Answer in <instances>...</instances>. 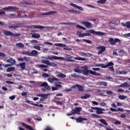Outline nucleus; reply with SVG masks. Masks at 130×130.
<instances>
[{"instance_id":"obj_25","label":"nucleus","mask_w":130,"mask_h":130,"mask_svg":"<svg viewBox=\"0 0 130 130\" xmlns=\"http://www.w3.org/2000/svg\"><path fill=\"white\" fill-rule=\"evenodd\" d=\"M67 57H66L65 58V61H69L70 59H72V58H74V57L73 56H71L69 54H67Z\"/></svg>"},{"instance_id":"obj_15","label":"nucleus","mask_w":130,"mask_h":130,"mask_svg":"<svg viewBox=\"0 0 130 130\" xmlns=\"http://www.w3.org/2000/svg\"><path fill=\"white\" fill-rule=\"evenodd\" d=\"M118 87H119L120 88H124L126 87H130V85L127 84V82H125L124 83L118 86Z\"/></svg>"},{"instance_id":"obj_6","label":"nucleus","mask_w":130,"mask_h":130,"mask_svg":"<svg viewBox=\"0 0 130 130\" xmlns=\"http://www.w3.org/2000/svg\"><path fill=\"white\" fill-rule=\"evenodd\" d=\"M81 24H83V25H84V26L87 28L90 29L91 28H92L93 25H92V24L88 21H82Z\"/></svg>"},{"instance_id":"obj_47","label":"nucleus","mask_w":130,"mask_h":130,"mask_svg":"<svg viewBox=\"0 0 130 130\" xmlns=\"http://www.w3.org/2000/svg\"><path fill=\"white\" fill-rule=\"evenodd\" d=\"M20 26H15V25H10L9 26V28H11V29H17V28H19Z\"/></svg>"},{"instance_id":"obj_26","label":"nucleus","mask_w":130,"mask_h":130,"mask_svg":"<svg viewBox=\"0 0 130 130\" xmlns=\"http://www.w3.org/2000/svg\"><path fill=\"white\" fill-rule=\"evenodd\" d=\"M113 66H114V64L113 63V62H110L108 63H107V64H105V69H107V68H108V67H112Z\"/></svg>"},{"instance_id":"obj_33","label":"nucleus","mask_w":130,"mask_h":130,"mask_svg":"<svg viewBox=\"0 0 130 130\" xmlns=\"http://www.w3.org/2000/svg\"><path fill=\"white\" fill-rule=\"evenodd\" d=\"M99 121H100V122H102V123H103V124H104L105 125H108V123H107L106 121H105V120L103 119H100Z\"/></svg>"},{"instance_id":"obj_59","label":"nucleus","mask_w":130,"mask_h":130,"mask_svg":"<svg viewBox=\"0 0 130 130\" xmlns=\"http://www.w3.org/2000/svg\"><path fill=\"white\" fill-rule=\"evenodd\" d=\"M15 98H16V96H15V95H12L9 97V99H10V100H12V101L14 100Z\"/></svg>"},{"instance_id":"obj_17","label":"nucleus","mask_w":130,"mask_h":130,"mask_svg":"<svg viewBox=\"0 0 130 130\" xmlns=\"http://www.w3.org/2000/svg\"><path fill=\"white\" fill-rule=\"evenodd\" d=\"M76 122L77 123H81V122H83V120H88V119L87 118H82V117H79V118H77L76 119Z\"/></svg>"},{"instance_id":"obj_3","label":"nucleus","mask_w":130,"mask_h":130,"mask_svg":"<svg viewBox=\"0 0 130 130\" xmlns=\"http://www.w3.org/2000/svg\"><path fill=\"white\" fill-rule=\"evenodd\" d=\"M54 45L55 46H57L59 47H63V49H64V50H72V48H68L67 46V45L64 44H61V43H55L54 44Z\"/></svg>"},{"instance_id":"obj_10","label":"nucleus","mask_w":130,"mask_h":130,"mask_svg":"<svg viewBox=\"0 0 130 130\" xmlns=\"http://www.w3.org/2000/svg\"><path fill=\"white\" fill-rule=\"evenodd\" d=\"M77 35H78L79 37H85V36H91L90 33H81L79 31L77 32Z\"/></svg>"},{"instance_id":"obj_22","label":"nucleus","mask_w":130,"mask_h":130,"mask_svg":"<svg viewBox=\"0 0 130 130\" xmlns=\"http://www.w3.org/2000/svg\"><path fill=\"white\" fill-rule=\"evenodd\" d=\"M74 58L76 60H82V61H85V60H87V59H86L85 58L81 57H74Z\"/></svg>"},{"instance_id":"obj_46","label":"nucleus","mask_w":130,"mask_h":130,"mask_svg":"<svg viewBox=\"0 0 130 130\" xmlns=\"http://www.w3.org/2000/svg\"><path fill=\"white\" fill-rule=\"evenodd\" d=\"M49 66L55 67H57V64L55 63V62H50Z\"/></svg>"},{"instance_id":"obj_38","label":"nucleus","mask_w":130,"mask_h":130,"mask_svg":"<svg viewBox=\"0 0 130 130\" xmlns=\"http://www.w3.org/2000/svg\"><path fill=\"white\" fill-rule=\"evenodd\" d=\"M50 62V61H49V60H42V63H44L45 64H47L48 66H49Z\"/></svg>"},{"instance_id":"obj_21","label":"nucleus","mask_w":130,"mask_h":130,"mask_svg":"<svg viewBox=\"0 0 130 130\" xmlns=\"http://www.w3.org/2000/svg\"><path fill=\"white\" fill-rule=\"evenodd\" d=\"M52 14H56V11H50L48 13L42 14V16H46L47 15H52Z\"/></svg>"},{"instance_id":"obj_7","label":"nucleus","mask_w":130,"mask_h":130,"mask_svg":"<svg viewBox=\"0 0 130 130\" xmlns=\"http://www.w3.org/2000/svg\"><path fill=\"white\" fill-rule=\"evenodd\" d=\"M81 110H82V108L77 107L75 109L72 110V112L73 114H81Z\"/></svg>"},{"instance_id":"obj_44","label":"nucleus","mask_w":130,"mask_h":130,"mask_svg":"<svg viewBox=\"0 0 130 130\" xmlns=\"http://www.w3.org/2000/svg\"><path fill=\"white\" fill-rule=\"evenodd\" d=\"M98 4H105L106 3V0H99L97 1Z\"/></svg>"},{"instance_id":"obj_48","label":"nucleus","mask_w":130,"mask_h":130,"mask_svg":"<svg viewBox=\"0 0 130 130\" xmlns=\"http://www.w3.org/2000/svg\"><path fill=\"white\" fill-rule=\"evenodd\" d=\"M83 41L86 42V43H87L88 44H91V43H92V41L87 39H83Z\"/></svg>"},{"instance_id":"obj_13","label":"nucleus","mask_w":130,"mask_h":130,"mask_svg":"<svg viewBox=\"0 0 130 130\" xmlns=\"http://www.w3.org/2000/svg\"><path fill=\"white\" fill-rule=\"evenodd\" d=\"M104 111H105V109L101 108H98L97 111H96V113H97V114H103Z\"/></svg>"},{"instance_id":"obj_42","label":"nucleus","mask_w":130,"mask_h":130,"mask_svg":"<svg viewBox=\"0 0 130 130\" xmlns=\"http://www.w3.org/2000/svg\"><path fill=\"white\" fill-rule=\"evenodd\" d=\"M91 116H92V117H94L95 118H102L101 116L96 114H92Z\"/></svg>"},{"instance_id":"obj_34","label":"nucleus","mask_w":130,"mask_h":130,"mask_svg":"<svg viewBox=\"0 0 130 130\" xmlns=\"http://www.w3.org/2000/svg\"><path fill=\"white\" fill-rule=\"evenodd\" d=\"M74 71L75 73H79V74H82V73H83V71H82V70L79 69V68H75L74 69Z\"/></svg>"},{"instance_id":"obj_29","label":"nucleus","mask_w":130,"mask_h":130,"mask_svg":"<svg viewBox=\"0 0 130 130\" xmlns=\"http://www.w3.org/2000/svg\"><path fill=\"white\" fill-rule=\"evenodd\" d=\"M91 95L89 94H85L84 95L81 96V99H87L89 97H90Z\"/></svg>"},{"instance_id":"obj_49","label":"nucleus","mask_w":130,"mask_h":130,"mask_svg":"<svg viewBox=\"0 0 130 130\" xmlns=\"http://www.w3.org/2000/svg\"><path fill=\"white\" fill-rule=\"evenodd\" d=\"M59 78H67V76L63 73H61V74H60V76L59 77Z\"/></svg>"},{"instance_id":"obj_57","label":"nucleus","mask_w":130,"mask_h":130,"mask_svg":"<svg viewBox=\"0 0 130 130\" xmlns=\"http://www.w3.org/2000/svg\"><path fill=\"white\" fill-rule=\"evenodd\" d=\"M123 37H125L126 38L127 37H130V32L124 34Z\"/></svg>"},{"instance_id":"obj_60","label":"nucleus","mask_w":130,"mask_h":130,"mask_svg":"<svg viewBox=\"0 0 130 130\" xmlns=\"http://www.w3.org/2000/svg\"><path fill=\"white\" fill-rule=\"evenodd\" d=\"M68 12L70 13H77V11L75 10H69Z\"/></svg>"},{"instance_id":"obj_55","label":"nucleus","mask_w":130,"mask_h":130,"mask_svg":"<svg viewBox=\"0 0 130 130\" xmlns=\"http://www.w3.org/2000/svg\"><path fill=\"white\" fill-rule=\"evenodd\" d=\"M0 56L1 57H5L6 56V54L4 52H0Z\"/></svg>"},{"instance_id":"obj_40","label":"nucleus","mask_w":130,"mask_h":130,"mask_svg":"<svg viewBox=\"0 0 130 130\" xmlns=\"http://www.w3.org/2000/svg\"><path fill=\"white\" fill-rule=\"evenodd\" d=\"M51 57H53V55H48L47 57L42 56V58H44V59H52V58H50Z\"/></svg>"},{"instance_id":"obj_18","label":"nucleus","mask_w":130,"mask_h":130,"mask_svg":"<svg viewBox=\"0 0 130 130\" xmlns=\"http://www.w3.org/2000/svg\"><path fill=\"white\" fill-rule=\"evenodd\" d=\"M50 58H52V59H59L60 60H65L66 59V58H63L62 57H57V56H53V57Z\"/></svg>"},{"instance_id":"obj_16","label":"nucleus","mask_w":130,"mask_h":130,"mask_svg":"<svg viewBox=\"0 0 130 130\" xmlns=\"http://www.w3.org/2000/svg\"><path fill=\"white\" fill-rule=\"evenodd\" d=\"M121 25L123 27H126L128 29H130V21H127L125 23H122Z\"/></svg>"},{"instance_id":"obj_53","label":"nucleus","mask_w":130,"mask_h":130,"mask_svg":"<svg viewBox=\"0 0 130 130\" xmlns=\"http://www.w3.org/2000/svg\"><path fill=\"white\" fill-rule=\"evenodd\" d=\"M22 53H23V54H26V55L31 56V53L28 51L23 52Z\"/></svg>"},{"instance_id":"obj_5","label":"nucleus","mask_w":130,"mask_h":130,"mask_svg":"<svg viewBox=\"0 0 130 130\" xmlns=\"http://www.w3.org/2000/svg\"><path fill=\"white\" fill-rule=\"evenodd\" d=\"M97 50H99L98 52V54H102L104 51L106 50V47L105 46H100L96 47Z\"/></svg>"},{"instance_id":"obj_12","label":"nucleus","mask_w":130,"mask_h":130,"mask_svg":"<svg viewBox=\"0 0 130 130\" xmlns=\"http://www.w3.org/2000/svg\"><path fill=\"white\" fill-rule=\"evenodd\" d=\"M48 95H49V94L40 93L37 94V96L38 97H42L44 99H47V98H48Z\"/></svg>"},{"instance_id":"obj_20","label":"nucleus","mask_w":130,"mask_h":130,"mask_svg":"<svg viewBox=\"0 0 130 130\" xmlns=\"http://www.w3.org/2000/svg\"><path fill=\"white\" fill-rule=\"evenodd\" d=\"M7 62L12 63V64H11V66H13V64L16 62V60H15V59L13 58H10L7 60Z\"/></svg>"},{"instance_id":"obj_30","label":"nucleus","mask_w":130,"mask_h":130,"mask_svg":"<svg viewBox=\"0 0 130 130\" xmlns=\"http://www.w3.org/2000/svg\"><path fill=\"white\" fill-rule=\"evenodd\" d=\"M31 37H32V38H40V35L36 33L33 34L31 35Z\"/></svg>"},{"instance_id":"obj_9","label":"nucleus","mask_w":130,"mask_h":130,"mask_svg":"<svg viewBox=\"0 0 130 130\" xmlns=\"http://www.w3.org/2000/svg\"><path fill=\"white\" fill-rule=\"evenodd\" d=\"M33 28H36V29H43V28H46L47 29H53L54 28V26H46L44 27L43 26H37V25H34Z\"/></svg>"},{"instance_id":"obj_27","label":"nucleus","mask_w":130,"mask_h":130,"mask_svg":"<svg viewBox=\"0 0 130 130\" xmlns=\"http://www.w3.org/2000/svg\"><path fill=\"white\" fill-rule=\"evenodd\" d=\"M94 67H98L100 68H102V69H105V64H94Z\"/></svg>"},{"instance_id":"obj_37","label":"nucleus","mask_w":130,"mask_h":130,"mask_svg":"<svg viewBox=\"0 0 130 130\" xmlns=\"http://www.w3.org/2000/svg\"><path fill=\"white\" fill-rule=\"evenodd\" d=\"M16 46L23 48L24 47V44H23L22 43H16Z\"/></svg>"},{"instance_id":"obj_64","label":"nucleus","mask_w":130,"mask_h":130,"mask_svg":"<svg viewBox=\"0 0 130 130\" xmlns=\"http://www.w3.org/2000/svg\"><path fill=\"white\" fill-rule=\"evenodd\" d=\"M118 92H124V90L122 89V88H119L118 89Z\"/></svg>"},{"instance_id":"obj_35","label":"nucleus","mask_w":130,"mask_h":130,"mask_svg":"<svg viewBox=\"0 0 130 130\" xmlns=\"http://www.w3.org/2000/svg\"><path fill=\"white\" fill-rule=\"evenodd\" d=\"M13 71H15V67H11L8 68V69L7 70V72H8V73H10V72H13Z\"/></svg>"},{"instance_id":"obj_2","label":"nucleus","mask_w":130,"mask_h":130,"mask_svg":"<svg viewBox=\"0 0 130 130\" xmlns=\"http://www.w3.org/2000/svg\"><path fill=\"white\" fill-rule=\"evenodd\" d=\"M41 87H45V88H42L41 89L42 91H43L44 92H45L46 90H48V91L51 90V88L49 87V85H48V84L46 82H43L41 85Z\"/></svg>"},{"instance_id":"obj_11","label":"nucleus","mask_w":130,"mask_h":130,"mask_svg":"<svg viewBox=\"0 0 130 130\" xmlns=\"http://www.w3.org/2000/svg\"><path fill=\"white\" fill-rule=\"evenodd\" d=\"M70 6H71L72 7H74V8H76V9H78V10H80V11H83V10H84L83 7H82L81 6H79L74 3H71Z\"/></svg>"},{"instance_id":"obj_45","label":"nucleus","mask_w":130,"mask_h":130,"mask_svg":"<svg viewBox=\"0 0 130 130\" xmlns=\"http://www.w3.org/2000/svg\"><path fill=\"white\" fill-rule=\"evenodd\" d=\"M31 105H35V106H38V107H43V105L42 104H38L37 103L34 104V103H31Z\"/></svg>"},{"instance_id":"obj_36","label":"nucleus","mask_w":130,"mask_h":130,"mask_svg":"<svg viewBox=\"0 0 130 130\" xmlns=\"http://www.w3.org/2000/svg\"><path fill=\"white\" fill-rule=\"evenodd\" d=\"M125 98H127L126 95H120L118 96V99H120V100H124Z\"/></svg>"},{"instance_id":"obj_43","label":"nucleus","mask_w":130,"mask_h":130,"mask_svg":"<svg viewBox=\"0 0 130 130\" xmlns=\"http://www.w3.org/2000/svg\"><path fill=\"white\" fill-rule=\"evenodd\" d=\"M118 75H126L127 72L126 71H119L118 72Z\"/></svg>"},{"instance_id":"obj_24","label":"nucleus","mask_w":130,"mask_h":130,"mask_svg":"<svg viewBox=\"0 0 130 130\" xmlns=\"http://www.w3.org/2000/svg\"><path fill=\"white\" fill-rule=\"evenodd\" d=\"M3 10H17V7L9 6L8 7L4 8Z\"/></svg>"},{"instance_id":"obj_39","label":"nucleus","mask_w":130,"mask_h":130,"mask_svg":"<svg viewBox=\"0 0 130 130\" xmlns=\"http://www.w3.org/2000/svg\"><path fill=\"white\" fill-rule=\"evenodd\" d=\"M60 84H61V82H55V87L57 88L61 87V85H60Z\"/></svg>"},{"instance_id":"obj_28","label":"nucleus","mask_w":130,"mask_h":130,"mask_svg":"<svg viewBox=\"0 0 130 130\" xmlns=\"http://www.w3.org/2000/svg\"><path fill=\"white\" fill-rule=\"evenodd\" d=\"M76 87H77V88H78L79 91H84V87H83V86L79 84H76Z\"/></svg>"},{"instance_id":"obj_58","label":"nucleus","mask_w":130,"mask_h":130,"mask_svg":"<svg viewBox=\"0 0 130 130\" xmlns=\"http://www.w3.org/2000/svg\"><path fill=\"white\" fill-rule=\"evenodd\" d=\"M30 43H31V44H32L33 43H38V41L36 40H32L30 41Z\"/></svg>"},{"instance_id":"obj_8","label":"nucleus","mask_w":130,"mask_h":130,"mask_svg":"<svg viewBox=\"0 0 130 130\" xmlns=\"http://www.w3.org/2000/svg\"><path fill=\"white\" fill-rule=\"evenodd\" d=\"M89 32L90 33H91V34H95V35H100L101 36H103L105 35L104 32L96 31L94 29H90Z\"/></svg>"},{"instance_id":"obj_14","label":"nucleus","mask_w":130,"mask_h":130,"mask_svg":"<svg viewBox=\"0 0 130 130\" xmlns=\"http://www.w3.org/2000/svg\"><path fill=\"white\" fill-rule=\"evenodd\" d=\"M17 66L20 67L21 69L22 70H25L26 69V63L23 62L22 63L17 64Z\"/></svg>"},{"instance_id":"obj_54","label":"nucleus","mask_w":130,"mask_h":130,"mask_svg":"<svg viewBox=\"0 0 130 130\" xmlns=\"http://www.w3.org/2000/svg\"><path fill=\"white\" fill-rule=\"evenodd\" d=\"M34 48L35 49H37V50H41V49L40 48V46H34Z\"/></svg>"},{"instance_id":"obj_61","label":"nucleus","mask_w":130,"mask_h":130,"mask_svg":"<svg viewBox=\"0 0 130 130\" xmlns=\"http://www.w3.org/2000/svg\"><path fill=\"white\" fill-rule=\"evenodd\" d=\"M55 103H56L57 105H62V103H61V102L56 101Z\"/></svg>"},{"instance_id":"obj_63","label":"nucleus","mask_w":130,"mask_h":130,"mask_svg":"<svg viewBox=\"0 0 130 130\" xmlns=\"http://www.w3.org/2000/svg\"><path fill=\"white\" fill-rule=\"evenodd\" d=\"M6 84H14V82H13V81H6Z\"/></svg>"},{"instance_id":"obj_62","label":"nucleus","mask_w":130,"mask_h":130,"mask_svg":"<svg viewBox=\"0 0 130 130\" xmlns=\"http://www.w3.org/2000/svg\"><path fill=\"white\" fill-rule=\"evenodd\" d=\"M111 106L113 107V108H116V107H117V106H116V105L114 103L112 104Z\"/></svg>"},{"instance_id":"obj_1","label":"nucleus","mask_w":130,"mask_h":130,"mask_svg":"<svg viewBox=\"0 0 130 130\" xmlns=\"http://www.w3.org/2000/svg\"><path fill=\"white\" fill-rule=\"evenodd\" d=\"M82 72L81 74H83V75H85V76H87V75H89L90 74L91 75H93V76H100L101 77V74L98 73L96 72L93 71L92 70H88V67L87 66H84L81 67Z\"/></svg>"},{"instance_id":"obj_52","label":"nucleus","mask_w":130,"mask_h":130,"mask_svg":"<svg viewBox=\"0 0 130 130\" xmlns=\"http://www.w3.org/2000/svg\"><path fill=\"white\" fill-rule=\"evenodd\" d=\"M66 25H76V23H73V22H66Z\"/></svg>"},{"instance_id":"obj_41","label":"nucleus","mask_w":130,"mask_h":130,"mask_svg":"<svg viewBox=\"0 0 130 130\" xmlns=\"http://www.w3.org/2000/svg\"><path fill=\"white\" fill-rule=\"evenodd\" d=\"M76 28H78L79 29H82V30H86V27L81 26L80 25H77Z\"/></svg>"},{"instance_id":"obj_19","label":"nucleus","mask_w":130,"mask_h":130,"mask_svg":"<svg viewBox=\"0 0 130 130\" xmlns=\"http://www.w3.org/2000/svg\"><path fill=\"white\" fill-rule=\"evenodd\" d=\"M48 81L49 83H53L54 81H59V79H57L56 77H54L53 78L48 79Z\"/></svg>"},{"instance_id":"obj_56","label":"nucleus","mask_w":130,"mask_h":130,"mask_svg":"<svg viewBox=\"0 0 130 130\" xmlns=\"http://www.w3.org/2000/svg\"><path fill=\"white\" fill-rule=\"evenodd\" d=\"M55 75H56V77H58V78H59L60 75V74H61V73L57 71V72H55Z\"/></svg>"},{"instance_id":"obj_50","label":"nucleus","mask_w":130,"mask_h":130,"mask_svg":"<svg viewBox=\"0 0 130 130\" xmlns=\"http://www.w3.org/2000/svg\"><path fill=\"white\" fill-rule=\"evenodd\" d=\"M42 77H43L44 78H48V77H49V75L46 73H44L43 74Z\"/></svg>"},{"instance_id":"obj_51","label":"nucleus","mask_w":130,"mask_h":130,"mask_svg":"<svg viewBox=\"0 0 130 130\" xmlns=\"http://www.w3.org/2000/svg\"><path fill=\"white\" fill-rule=\"evenodd\" d=\"M44 44H45L46 45H53V44H52V43L49 42H44Z\"/></svg>"},{"instance_id":"obj_32","label":"nucleus","mask_w":130,"mask_h":130,"mask_svg":"<svg viewBox=\"0 0 130 130\" xmlns=\"http://www.w3.org/2000/svg\"><path fill=\"white\" fill-rule=\"evenodd\" d=\"M109 42L111 44V45H114V44H115V40L113 39V38H110L109 39Z\"/></svg>"},{"instance_id":"obj_23","label":"nucleus","mask_w":130,"mask_h":130,"mask_svg":"<svg viewBox=\"0 0 130 130\" xmlns=\"http://www.w3.org/2000/svg\"><path fill=\"white\" fill-rule=\"evenodd\" d=\"M38 54V51L36 50H33L30 52V56H34V55H37Z\"/></svg>"},{"instance_id":"obj_31","label":"nucleus","mask_w":130,"mask_h":130,"mask_svg":"<svg viewBox=\"0 0 130 130\" xmlns=\"http://www.w3.org/2000/svg\"><path fill=\"white\" fill-rule=\"evenodd\" d=\"M37 67L40 69H44L45 68H48V66L44 64H37Z\"/></svg>"},{"instance_id":"obj_4","label":"nucleus","mask_w":130,"mask_h":130,"mask_svg":"<svg viewBox=\"0 0 130 130\" xmlns=\"http://www.w3.org/2000/svg\"><path fill=\"white\" fill-rule=\"evenodd\" d=\"M4 34L5 35H7L8 36H13L14 37H16L17 36H20V35H21V34H13L12 32H11L8 30L4 31Z\"/></svg>"}]
</instances>
